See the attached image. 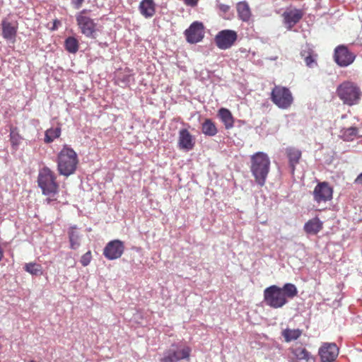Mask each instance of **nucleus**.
Segmentation results:
<instances>
[{"instance_id":"obj_24","label":"nucleus","mask_w":362,"mask_h":362,"mask_svg":"<svg viewBox=\"0 0 362 362\" xmlns=\"http://www.w3.org/2000/svg\"><path fill=\"white\" fill-rule=\"evenodd\" d=\"M202 132L209 136H214L218 133V129L214 122L211 119H206L202 123Z\"/></svg>"},{"instance_id":"obj_37","label":"nucleus","mask_w":362,"mask_h":362,"mask_svg":"<svg viewBox=\"0 0 362 362\" xmlns=\"http://www.w3.org/2000/svg\"><path fill=\"white\" fill-rule=\"evenodd\" d=\"M186 5L188 6H196L199 0H183Z\"/></svg>"},{"instance_id":"obj_1","label":"nucleus","mask_w":362,"mask_h":362,"mask_svg":"<svg viewBox=\"0 0 362 362\" xmlns=\"http://www.w3.org/2000/svg\"><path fill=\"white\" fill-rule=\"evenodd\" d=\"M298 296V288L293 283H286L283 287L272 285L264 291V300L272 308H281L288 303V298Z\"/></svg>"},{"instance_id":"obj_5","label":"nucleus","mask_w":362,"mask_h":362,"mask_svg":"<svg viewBox=\"0 0 362 362\" xmlns=\"http://www.w3.org/2000/svg\"><path fill=\"white\" fill-rule=\"evenodd\" d=\"M337 93L343 103L348 105L358 104L362 95L360 87L354 82L348 81L338 86Z\"/></svg>"},{"instance_id":"obj_33","label":"nucleus","mask_w":362,"mask_h":362,"mask_svg":"<svg viewBox=\"0 0 362 362\" xmlns=\"http://www.w3.org/2000/svg\"><path fill=\"white\" fill-rule=\"evenodd\" d=\"M315 57H317L316 54H314V51L311 49V53L307 56L305 64L309 67H313V65L317 64Z\"/></svg>"},{"instance_id":"obj_23","label":"nucleus","mask_w":362,"mask_h":362,"mask_svg":"<svg viewBox=\"0 0 362 362\" xmlns=\"http://www.w3.org/2000/svg\"><path fill=\"white\" fill-rule=\"evenodd\" d=\"M237 12L238 17L243 20V21H248L251 16V11L249 7V4L246 1H240L236 5Z\"/></svg>"},{"instance_id":"obj_10","label":"nucleus","mask_w":362,"mask_h":362,"mask_svg":"<svg viewBox=\"0 0 362 362\" xmlns=\"http://www.w3.org/2000/svg\"><path fill=\"white\" fill-rule=\"evenodd\" d=\"M334 59L338 65L346 67L355 61L356 54L349 50L346 45H340L334 49Z\"/></svg>"},{"instance_id":"obj_39","label":"nucleus","mask_w":362,"mask_h":362,"mask_svg":"<svg viewBox=\"0 0 362 362\" xmlns=\"http://www.w3.org/2000/svg\"><path fill=\"white\" fill-rule=\"evenodd\" d=\"M4 255V251L0 244V261L2 260Z\"/></svg>"},{"instance_id":"obj_30","label":"nucleus","mask_w":362,"mask_h":362,"mask_svg":"<svg viewBox=\"0 0 362 362\" xmlns=\"http://www.w3.org/2000/svg\"><path fill=\"white\" fill-rule=\"evenodd\" d=\"M22 137L19 134L17 128H13L10 132V141L13 146H18L21 142Z\"/></svg>"},{"instance_id":"obj_4","label":"nucleus","mask_w":362,"mask_h":362,"mask_svg":"<svg viewBox=\"0 0 362 362\" xmlns=\"http://www.w3.org/2000/svg\"><path fill=\"white\" fill-rule=\"evenodd\" d=\"M37 185L45 196L54 197L59 192L57 176L48 167H43L39 170Z\"/></svg>"},{"instance_id":"obj_18","label":"nucleus","mask_w":362,"mask_h":362,"mask_svg":"<svg viewBox=\"0 0 362 362\" xmlns=\"http://www.w3.org/2000/svg\"><path fill=\"white\" fill-rule=\"evenodd\" d=\"M286 156L288 160L291 173H295L296 165L299 163L302 157V153L299 148L295 147H288L286 149Z\"/></svg>"},{"instance_id":"obj_29","label":"nucleus","mask_w":362,"mask_h":362,"mask_svg":"<svg viewBox=\"0 0 362 362\" xmlns=\"http://www.w3.org/2000/svg\"><path fill=\"white\" fill-rule=\"evenodd\" d=\"M62 129L60 127L49 128L45 132V141L46 143L53 142L55 138L61 136Z\"/></svg>"},{"instance_id":"obj_35","label":"nucleus","mask_w":362,"mask_h":362,"mask_svg":"<svg viewBox=\"0 0 362 362\" xmlns=\"http://www.w3.org/2000/svg\"><path fill=\"white\" fill-rule=\"evenodd\" d=\"M84 0H71V4L75 9H80Z\"/></svg>"},{"instance_id":"obj_32","label":"nucleus","mask_w":362,"mask_h":362,"mask_svg":"<svg viewBox=\"0 0 362 362\" xmlns=\"http://www.w3.org/2000/svg\"><path fill=\"white\" fill-rule=\"evenodd\" d=\"M91 251H88L81 257L80 262L83 266L89 265L91 261Z\"/></svg>"},{"instance_id":"obj_26","label":"nucleus","mask_w":362,"mask_h":362,"mask_svg":"<svg viewBox=\"0 0 362 362\" xmlns=\"http://www.w3.org/2000/svg\"><path fill=\"white\" fill-rule=\"evenodd\" d=\"M302 329H284L281 332V335L284 337L286 341H291L297 340L302 334Z\"/></svg>"},{"instance_id":"obj_38","label":"nucleus","mask_w":362,"mask_h":362,"mask_svg":"<svg viewBox=\"0 0 362 362\" xmlns=\"http://www.w3.org/2000/svg\"><path fill=\"white\" fill-rule=\"evenodd\" d=\"M356 185H362V173H360L357 177L355 179L354 182Z\"/></svg>"},{"instance_id":"obj_20","label":"nucleus","mask_w":362,"mask_h":362,"mask_svg":"<svg viewBox=\"0 0 362 362\" xmlns=\"http://www.w3.org/2000/svg\"><path fill=\"white\" fill-rule=\"evenodd\" d=\"M323 223L318 216L314 217L305 223L303 230L307 234L315 235L322 230Z\"/></svg>"},{"instance_id":"obj_2","label":"nucleus","mask_w":362,"mask_h":362,"mask_svg":"<svg viewBox=\"0 0 362 362\" xmlns=\"http://www.w3.org/2000/svg\"><path fill=\"white\" fill-rule=\"evenodd\" d=\"M271 162L267 153L257 151L251 156L250 170L258 185L264 186L270 169Z\"/></svg>"},{"instance_id":"obj_9","label":"nucleus","mask_w":362,"mask_h":362,"mask_svg":"<svg viewBox=\"0 0 362 362\" xmlns=\"http://www.w3.org/2000/svg\"><path fill=\"white\" fill-rule=\"evenodd\" d=\"M238 38L234 30H222L214 36L215 45L221 50H226L234 45Z\"/></svg>"},{"instance_id":"obj_22","label":"nucleus","mask_w":362,"mask_h":362,"mask_svg":"<svg viewBox=\"0 0 362 362\" xmlns=\"http://www.w3.org/2000/svg\"><path fill=\"white\" fill-rule=\"evenodd\" d=\"M218 117L223 122L226 129H231L234 126V117L228 108L221 107L218 110Z\"/></svg>"},{"instance_id":"obj_11","label":"nucleus","mask_w":362,"mask_h":362,"mask_svg":"<svg viewBox=\"0 0 362 362\" xmlns=\"http://www.w3.org/2000/svg\"><path fill=\"white\" fill-rule=\"evenodd\" d=\"M333 188L327 182H321L315 186L313 192V196L314 200L320 204L331 200L333 197Z\"/></svg>"},{"instance_id":"obj_21","label":"nucleus","mask_w":362,"mask_h":362,"mask_svg":"<svg viewBox=\"0 0 362 362\" xmlns=\"http://www.w3.org/2000/svg\"><path fill=\"white\" fill-rule=\"evenodd\" d=\"M156 4L153 0H142L140 2L139 9L142 16L146 18H149L154 16L156 13Z\"/></svg>"},{"instance_id":"obj_16","label":"nucleus","mask_w":362,"mask_h":362,"mask_svg":"<svg viewBox=\"0 0 362 362\" xmlns=\"http://www.w3.org/2000/svg\"><path fill=\"white\" fill-rule=\"evenodd\" d=\"M303 13L300 9L286 10L282 13L284 23L286 25L288 30H291L298 22L302 19Z\"/></svg>"},{"instance_id":"obj_14","label":"nucleus","mask_w":362,"mask_h":362,"mask_svg":"<svg viewBox=\"0 0 362 362\" xmlns=\"http://www.w3.org/2000/svg\"><path fill=\"white\" fill-rule=\"evenodd\" d=\"M196 145V139L186 128H182L179 131L177 146L180 149L189 151H192Z\"/></svg>"},{"instance_id":"obj_19","label":"nucleus","mask_w":362,"mask_h":362,"mask_svg":"<svg viewBox=\"0 0 362 362\" xmlns=\"http://www.w3.org/2000/svg\"><path fill=\"white\" fill-rule=\"evenodd\" d=\"M291 352L300 362H315L310 352L302 346L296 345L291 349Z\"/></svg>"},{"instance_id":"obj_36","label":"nucleus","mask_w":362,"mask_h":362,"mask_svg":"<svg viewBox=\"0 0 362 362\" xmlns=\"http://www.w3.org/2000/svg\"><path fill=\"white\" fill-rule=\"evenodd\" d=\"M310 53H311V48L310 47H305V48L303 49V50H301V57H303L305 62H306V59H307V56L308 54H309Z\"/></svg>"},{"instance_id":"obj_41","label":"nucleus","mask_w":362,"mask_h":362,"mask_svg":"<svg viewBox=\"0 0 362 362\" xmlns=\"http://www.w3.org/2000/svg\"><path fill=\"white\" fill-rule=\"evenodd\" d=\"M28 362H37V361H35V360H30V361H29Z\"/></svg>"},{"instance_id":"obj_6","label":"nucleus","mask_w":362,"mask_h":362,"mask_svg":"<svg viewBox=\"0 0 362 362\" xmlns=\"http://www.w3.org/2000/svg\"><path fill=\"white\" fill-rule=\"evenodd\" d=\"M90 11L83 9L76 14V21L82 34L89 38H96V33L98 30L94 19L90 18Z\"/></svg>"},{"instance_id":"obj_28","label":"nucleus","mask_w":362,"mask_h":362,"mask_svg":"<svg viewBox=\"0 0 362 362\" xmlns=\"http://www.w3.org/2000/svg\"><path fill=\"white\" fill-rule=\"evenodd\" d=\"M64 45L66 50L69 52V53H76L78 49L79 42L76 38L74 37V36H69L65 39Z\"/></svg>"},{"instance_id":"obj_27","label":"nucleus","mask_w":362,"mask_h":362,"mask_svg":"<svg viewBox=\"0 0 362 362\" xmlns=\"http://www.w3.org/2000/svg\"><path fill=\"white\" fill-rule=\"evenodd\" d=\"M24 269L28 274L40 276L43 274V268L41 264L36 262H28L24 265Z\"/></svg>"},{"instance_id":"obj_40","label":"nucleus","mask_w":362,"mask_h":362,"mask_svg":"<svg viewBox=\"0 0 362 362\" xmlns=\"http://www.w3.org/2000/svg\"><path fill=\"white\" fill-rule=\"evenodd\" d=\"M52 200H53V199H50V197H48V198L47 199V202H48V203H50V202H51Z\"/></svg>"},{"instance_id":"obj_34","label":"nucleus","mask_w":362,"mask_h":362,"mask_svg":"<svg viewBox=\"0 0 362 362\" xmlns=\"http://www.w3.org/2000/svg\"><path fill=\"white\" fill-rule=\"evenodd\" d=\"M216 6H217L218 10L220 11L221 13H228L230 8V6H228V4H221V3H218Z\"/></svg>"},{"instance_id":"obj_13","label":"nucleus","mask_w":362,"mask_h":362,"mask_svg":"<svg viewBox=\"0 0 362 362\" xmlns=\"http://www.w3.org/2000/svg\"><path fill=\"white\" fill-rule=\"evenodd\" d=\"M124 248L122 240H112L105 246L103 255L109 260L117 259L124 254Z\"/></svg>"},{"instance_id":"obj_12","label":"nucleus","mask_w":362,"mask_h":362,"mask_svg":"<svg viewBox=\"0 0 362 362\" xmlns=\"http://www.w3.org/2000/svg\"><path fill=\"white\" fill-rule=\"evenodd\" d=\"M186 41L190 43H197L202 40L204 37V25L199 21H194L184 31Z\"/></svg>"},{"instance_id":"obj_8","label":"nucleus","mask_w":362,"mask_h":362,"mask_svg":"<svg viewBox=\"0 0 362 362\" xmlns=\"http://www.w3.org/2000/svg\"><path fill=\"white\" fill-rule=\"evenodd\" d=\"M192 349L189 346H184L179 349L176 344H173L170 349L164 351L160 362H177L183 358H189Z\"/></svg>"},{"instance_id":"obj_25","label":"nucleus","mask_w":362,"mask_h":362,"mask_svg":"<svg viewBox=\"0 0 362 362\" xmlns=\"http://www.w3.org/2000/svg\"><path fill=\"white\" fill-rule=\"evenodd\" d=\"M69 237L70 247L77 249L81 245L80 235L76 227H71L68 231Z\"/></svg>"},{"instance_id":"obj_31","label":"nucleus","mask_w":362,"mask_h":362,"mask_svg":"<svg viewBox=\"0 0 362 362\" xmlns=\"http://www.w3.org/2000/svg\"><path fill=\"white\" fill-rule=\"evenodd\" d=\"M358 134V128L349 127L344 130L342 136L346 140H353Z\"/></svg>"},{"instance_id":"obj_3","label":"nucleus","mask_w":362,"mask_h":362,"mask_svg":"<svg viewBox=\"0 0 362 362\" xmlns=\"http://www.w3.org/2000/svg\"><path fill=\"white\" fill-rule=\"evenodd\" d=\"M78 165V157L74 148L64 145L57 156V170L59 174L68 177L74 173Z\"/></svg>"},{"instance_id":"obj_7","label":"nucleus","mask_w":362,"mask_h":362,"mask_svg":"<svg viewBox=\"0 0 362 362\" xmlns=\"http://www.w3.org/2000/svg\"><path fill=\"white\" fill-rule=\"evenodd\" d=\"M270 99L278 107L286 109L293 102V97L288 88L275 85L270 93Z\"/></svg>"},{"instance_id":"obj_15","label":"nucleus","mask_w":362,"mask_h":362,"mask_svg":"<svg viewBox=\"0 0 362 362\" xmlns=\"http://www.w3.org/2000/svg\"><path fill=\"white\" fill-rule=\"evenodd\" d=\"M339 354V349L335 343H324L319 349V356L322 362H332Z\"/></svg>"},{"instance_id":"obj_17","label":"nucleus","mask_w":362,"mask_h":362,"mask_svg":"<svg viewBox=\"0 0 362 362\" xmlns=\"http://www.w3.org/2000/svg\"><path fill=\"white\" fill-rule=\"evenodd\" d=\"M1 26L3 37L8 41H15L18 33V24H13L7 19H2Z\"/></svg>"}]
</instances>
